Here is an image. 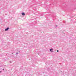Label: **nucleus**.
Returning <instances> with one entry per match:
<instances>
[{
	"label": "nucleus",
	"mask_w": 76,
	"mask_h": 76,
	"mask_svg": "<svg viewBox=\"0 0 76 76\" xmlns=\"http://www.w3.org/2000/svg\"><path fill=\"white\" fill-rule=\"evenodd\" d=\"M57 52H58V50H57Z\"/></svg>",
	"instance_id": "5"
},
{
	"label": "nucleus",
	"mask_w": 76,
	"mask_h": 76,
	"mask_svg": "<svg viewBox=\"0 0 76 76\" xmlns=\"http://www.w3.org/2000/svg\"><path fill=\"white\" fill-rule=\"evenodd\" d=\"M16 54H18V53H16Z\"/></svg>",
	"instance_id": "4"
},
{
	"label": "nucleus",
	"mask_w": 76,
	"mask_h": 76,
	"mask_svg": "<svg viewBox=\"0 0 76 76\" xmlns=\"http://www.w3.org/2000/svg\"><path fill=\"white\" fill-rule=\"evenodd\" d=\"M9 28L8 27L5 29V31H8V30H9Z\"/></svg>",
	"instance_id": "1"
},
{
	"label": "nucleus",
	"mask_w": 76,
	"mask_h": 76,
	"mask_svg": "<svg viewBox=\"0 0 76 76\" xmlns=\"http://www.w3.org/2000/svg\"><path fill=\"white\" fill-rule=\"evenodd\" d=\"M1 73L0 72V74Z\"/></svg>",
	"instance_id": "9"
},
{
	"label": "nucleus",
	"mask_w": 76,
	"mask_h": 76,
	"mask_svg": "<svg viewBox=\"0 0 76 76\" xmlns=\"http://www.w3.org/2000/svg\"><path fill=\"white\" fill-rule=\"evenodd\" d=\"M22 15H23V16H24V15H25V13L24 12H22Z\"/></svg>",
	"instance_id": "2"
},
{
	"label": "nucleus",
	"mask_w": 76,
	"mask_h": 76,
	"mask_svg": "<svg viewBox=\"0 0 76 76\" xmlns=\"http://www.w3.org/2000/svg\"><path fill=\"white\" fill-rule=\"evenodd\" d=\"M3 70H4V69H3Z\"/></svg>",
	"instance_id": "6"
},
{
	"label": "nucleus",
	"mask_w": 76,
	"mask_h": 76,
	"mask_svg": "<svg viewBox=\"0 0 76 76\" xmlns=\"http://www.w3.org/2000/svg\"><path fill=\"white\" fill-rule=\"evenodd\" d=\"M56 26V27L57 26Z\"/></svg>",
	"instance_id": "8"
},
{
	"label": "nucleus",
	"mask_w": 76,
	"mask_h": 76,
	"mask_svg": "<svg viewBox=\"0 0 76 76\" xmlns=\"http://www.w3.org/2000/svg\"><path fill=\"white\" fill-rule=\"evenodd\" d=\"M50 51H51V52H53V49H50Z\"/></svg>",
	"instance_id": "3"
},
{
	"label": "nucleus",
	"mask_w": 76,
	"mask_h": 76,
	"mask_svg": "<svg viewBox=\"0 0 76 76\" xmlns=\"http://www.w3.org/2000/svg\"><path fill=\"white\" fill-rule=\"evenodd\" d=\"M20 51H19V53H20Z\"/></svg>",
	"instance_id": "7"
}]
</instances>
